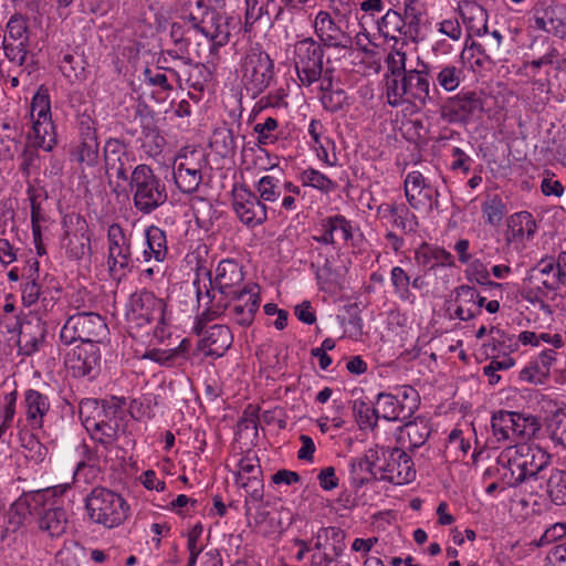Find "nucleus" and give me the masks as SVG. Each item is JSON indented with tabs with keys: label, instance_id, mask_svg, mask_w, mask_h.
<instances>
[{
	"label": "nucleus",
	"instance_id": "obj_1",
	"mask_svg": "<svg viewBox=\"0 0 566 566\" xmlns=\"http://www.w3.org/2000/svg\"><path fill=\"white\" fill-rule=\"evenodd\" d=\"M193 289L199 323L227 314L239 325L248 326L260 306V287L244 283L242 266L234 260H221L208 282L197 279Z\"/></svg>",
	"mask_w": 566,
	"mask_h": 566
},
{
	"label": "nucleus",
	"instance_id": "obj_2",
	"mask_svg": "<svg viewBox=\"0 0 566 566\" xmlns=\"http://www.w3.org/2000/svg\"><path fill=\"white\" fill-rule=\"evenodd\" d=\"M551 455L537 446L515 443L497 455V480L502 488H517L548 465Z\"/></svg>",
	"mask_w": 566,
	"mask_h": 566
},
{
	"label": "nucleus",
	"instance_id": "obj_3",
	"mask_svg": "<svg viewBox=\"0 0 566 566\" xmlns=\"http://www.w3.org/2000/svg\"><path fill=\"white\" fill-rule=\"evenodd\" d=\"M69 485H56L46 490L36 491L24 499H19L12 511L29 507L39 515V528L51 537H60L67 527V515L64 510L62 494Z\"/></svg>",
	"mask_w": 566,
	"mask_h": 566
},
{
	"label": "nucleus",
	"instance_id": "obj_4",
	"mask_svg": "<svg viewBox=\"0 0 566 566\" xmlns=\"http://www.w3.org/2000/svg\"><path fill=\"white\" fill-rule=\"evenodd\" d=\"M421 69L409 70L401 77L386 78V97L390 106H403L412 113L420 112L432 98L430 96L429 66L418 57Z\"/></svg>",
	"mask_w": 566,
	"mask_h": 566
},
{
	"label": "nucleus",
	"instance_id": "obj_5",
	"mask_svg": "<svg viewBox=\"0 0 566 566\" xmlns=\"http://www.w3.org/2000/svg\"><path fill=\"white\" fill-rule=\"evenodd\" d=\"M126 319L130 329L156 323L154 335L161 340L167 335L166 325L170 317L165 301L154 293L143 290L130 295L126 305Z\"/></svg>",
	"mask_w": 566,
	"mask_h": 566
},
{
	"label": "nucleus",
	"instance_id": "obj_6",
	"mask_svg": "<svg viewBox=\"0 0 566 566\" xmlns=\"http://www.w3.org/2000/svg\"><path fill=\"white\" fill-rule=\"evenodd\" d=\"M31 127L29 142L38 148L51 151L56 145V130L52 120L51 98L48 88L40 86L29 107Z\"/></svg>",
	"mask_w": 566,
	"mask_h": 566
},
{
	"label": "nucleus",
	"instance_id": "obj_7",
	"mask_svg": "<svg viewBox=\"0 0 566 566\" xmlns=\"http://www.w3.org/2000/svg\"><path fill=\"white\" fill-rule=\"evenodd\" d=\"M85 507L91 521L108 528L120 525L129 514V505L122 495L104 488L92 490Z\"/></svg>",
	"mask_w": 566,
	"mask_h": 566
},
{
	"label": "nucleus",
	"instance_id": "obj_8",
	"mask_svg": "<svg viewBox=\"0 0 566 566\" xmlns=\"http://www.w3.org/2000/svg\"><path fill=\"white\" fill-rule=\"evenodd\" d=\"M129 189L137 210L149 213L167 200V192L153 169L137 165L130 174Z\"/></svg>",
	"mask_w": 566,
	"mask_h": 566
},
{
	"label": "nucleus",
	"instance_id": "obj_9",
	"mask_svg": "<svg viewBox=\"0 0 566 566\" xmlns=\"http://www.w3.org/2000/svg\"><path fill=\"white\" fill-rule=\"evenodd\" d=\"M107 335L108 328L104 318L95 313H78L70 316L60 332V338L65 345L76 340L93 342L97 345Z\"/></svg>",
	"mask_w": 566,
	"mask_h": 566
},
{
	"label": "nucleus",
	"instance_id": "obj_10",
	"mask_svg": "<svg viewBox=\"0 0 566 566\" xmlns=\"http://www.w3.org/2000/svg\"><path fill=\"white\" fill-rule=\"evenodd\" d=\"M418 408V394L410 386H401L392 392H381L377 396L376 415L387 421H403L409 419Z\"/></svg>",
	"mask_w": 566,
	"mask_h": 566
},
{
	"label": "nucleus",
	"instance_id": "obj_11",
	"mask_svg": "<svg viewBox=\"0 0 566 566\" xmlns=\"http://www.w3.org/2000/svg\"><path fill=\"white\" fill-rule=\"evenodd\" d=\"M64 232L60 238V249L71 261L90 260L92 254L88 226L80 217L63 220Z\"/></svg>",
	"mask_w": 566,
	"mask_h": 566
},
{
	"label": "nucleus",
	"instance_id": "obj_12",
	"mask_svg": "<svg viewBox=\"0 0 566 566\" xmlns=\"http://www.w3.org/2000/svg\"><path fill=\"white\" fill-rule=\"evenodd\" d=\"M206 166L203 153L185 148L174 161V179L177 187L186 193L195 192L202 181V169Z\"/></svg>",
	"mask_w": 566,
	"mask_h": 566
},
{
	"label": "nucleus",
	"instance_id": "obj_13",
	"mask_svg": "<svg viewBox=\"0 0 566 566\" xmlns=\"http://www.w3.org/2000/svg\"><path fill=\"white\" fill-rule=\"evenodd\" d=\"M33 34L28 21L22 15H12L3 38V50L7 59L18 65H23L28 53L33 46Z\"/></svg>",
	"mask_w": 566,
	"mask_h": 566
},
{
	"label": "nucleus",
	"instance_id": "obj_14",
	"mask_svg": "<svg viewBox=\"0 0 566 566\" xmlns=\"http://www.w3.org/2000/svg\"><path fill=\"white\" fill-rule=\"evenodd\" d=\"M272 77L273 62L266 53L252 50L247 54L242 64V83L253 97L264 92Z\"/></svg>",
	"mask_w": 566,
	"mask_h": 566
},
{
	"label": "nucleus",
	"instance_id": "obj_15",
	"mask_svg": "<svg viewBox=\"0 0 566 566\" xmlns=\"http://www.w3.org/2000/svg\"><path fill=\"white\" fill-rule=\"evenodd\" d=\"M132 252L128 239L118 224H111L107 230L106 265L109 276L119 281L124 277L130 265Z\"/></svg>",
	"mask_w": 566,
	"mask_h": 566
},
{
	"label": "nucleus",
	"instance_id": "obj_16",
	"mask_svg": "<svg viewBox=\"0 0 566 566\" xmlns=\"http://www.w3.org/2000/svg\"><path fill=\"white\" fill-rule=\"evenodd\" d=\"M295 69L302 85L310 86L321 78L323 52L313 39H304L295 44Z\"/></svg>",
	"mask_w": 566,
	"mask_h": 566
},
{
	"label": "nucleus",
	"instance_id": "obj_17",
	"mask_svg": "<svg viewBox=\"0 0 566 566\" xmlns=\"http://www.w3.org/2000/svg\"><path fill=\"white\" fill-rule=\"evenodd\" d=\"M232 207L242 223L256 227L268 219V207L262 205L255 193L245 185L232 189Z\"/></svg>",
	"mask_w": 566,
	"mask_h": 566
},
{
	"label": "nucleus",
	"instance_id": "obj_18",
	"mask_svg": "<svg viewBox=\"0 0 566 566\" xmlns=\"http://www.w3.org/2000/svg\"><path fill=\"white\" fill-rule=\"evenodd\" d=\"M117 407V399H113L112 403H107L103 410L105 419L87 420L85 424L92 439L105 447L112 446L125 433L123 426L119 423L124 411Z\"/></svg>",
	"mask_w": 566,
	"mask_h": 566
},
{
	"label": "nucleus",
	"instance_id": "obj_19",
	"mask_svg": "<svg viewBox=\"0 0 566 566\" xmlns=\"http://www.w3.org/2000/svg\"><path fill=\"white\" fill-rule=\"evenodd\" d=\"M64 365L74 377L95 374L101 365V350L93 342H83L67 349L64 354Z\"/></svg>",
	"mask_w": 566,
	"mask_h": 566
},
{
	"label": "nucleus",
	"instance_id": "obj_20",
	"mask_svg": "<svg viewBox=\"0 0 566 566\" xmlns=\"http://www.w3.org/2000/svg\"><path fill=\"white\" fill-rule=\"evenodd\" d=\"M344 532L335 526L321 527L312 538L313 564L315 566H327L331 560L340 555L344 551Z\"/></svg>",
	"mask_w": 566,
	"mask_h": 566
},
{
	"label": "nucleus",
	"instance_id": "obj_21",
	"mask_svg": "<svg viewBox=\"0 0 566 566\" xmlns=\"http://www.w3.org/2000/svg\"><path fill=\"white\" fill-rule=\"evenodd\" d=\"M234 478L235 484L245 490L251 501L263 499L262 470L254 453L248 452L240 459Z\"/></svg>",
	"mask_w": 566,
	"mask_h": 566
},
{
	"label": "nucleus",
	"instance_id": "obj_22",
	"mask_svg": "<svg viewBox=\"0 0 566 566\" xmlns=\"http://www.w3.org/2000/svg\"><path fill=\"white\" fill-rule=\"evenodd\" d=\"M318 234L314 240L326 245H336L339 242L348 243L353 241L359 229L342 214H335L323 219L318 224Z\"/></svg>",
	"mask_w": 566,
	"mask_h": 566
},
{
	"label": "nucleus",
	"instance_id": "obj_23",
	"mask_svg": "<svg viewBox=\"0 0 566 566\" xmlns=\"http://www.w3.org/2000/svg\"><path fill=\"white\" fill-rule=\"evenodd\" d=\"M537 422L533 417H524L515 411L497 410V442L516 437L528 438L535 433Z\"/></svg>",
	"mask_w": 566,
	"mask_h": 566
},
{
	"label": "nucleus",
	"instance_id": "obj_24",
	"mask_svg": "<svg viewBox=\"0 0 566 566\" xmlns=\"http://www.w3.org/2000/svg\"><path fill=\"white\" fill-rule=\"evenodd\" d=\"M417 476L410 455L399 448L389 451L382 480L396 485L411 483Z\"/></svg>",
	"mask_w": 566,
	"mask_h": 566
},
{
	"label": "nucleus",
	"instance_id": "obj_25",
	"mask_svg": "<svg viewBox=\"0 0 566 566\" xmlns=\"http://www.w3.org/2000/svg\"><path fill=\"white\" fill-rule=\"evenodd\" d=\"M531 293L539 296H551L559 294V280L553 259H542L532 270L528 277Z\"/></svg>",
	"mask_w": 566,
	"mask_h": 566
},
{
	"label": "nucleus",
	"instance_id": "obj_26",
	"mask_svg": "<svg viewBox=\"0 0 566 566\" xmlns=\"http://www.w3.org/2000/svg\"><path fill=\"white\" fill-rule=\"evenodd\" d=\"M403 190L411 208L424 210L432 207L434 190L420 171L413 170L407 174Z\"/></svg>",
	"mask_w": 566,
	"mask_h": 566
},
{
	"label": "nucleus",
	"instance_id": "obj_27",
	"mask_svg": "<svg viewBox=\"0 0 566 566\" xmlns=\"http://www.w3.org/2000/svg\"><path fill=\"white\" fill-rule=\"evenodd\" d=\"M311 149L315 153L317 159L328 167L336 165V156L331 154L334 148V142L326 135V128L318 119H311L307 129Z\"/></svg>",
	"mask_w": 566,
	"mask_h": 566
},
{
	"label": "nucleus",
	"instance_id": "obj_28",
	"mask_svg": "<svg viewBox=\"0 0 566 566\" xmlns=\"http://www.w3.org/2000/svg\"><path fill=\"white\" fill-rule=\"evenodd\" d=\"M317 38L328 46H345L347 36L327 11H318L313 23Z\"/></svg>",
	"mask_w": 566,
	"mask_h": 566
},
{
	"label": "nucleus",
	"instance_id": "obj_29",
	"mask_svg": "<svg viewBox=\"0 0 566 566\" xmlns=\"http://www.w3.org/2000/svg\"><path fill=\"white\" fill-rule=\"evenodd\" d=\"M241 156L243 169L253 174L274 170L280 164L277 156L270 154L262 145L244 147Z\"/></svg>",
	"mask_w": 566,
	"mask_h": 566
},
{
	"label": "nucleus",
	"instance_id": "obj_30",
	"mask_svg": "<svg viewBox=\"0 0 566 566\" xmlns=\"http://www.w3.org/2000/svg\"><path fill=\"white\" fill-rule=\"evenodd\" d=\"M377 214L405 232H413L418 228V218L403 205L381 203L377 208Z\"/></svg>",
	"mask_w": 566,
	"mask_h": 566
},
{
	"label": "nucleus",
	"instance_id": "obj_31",
	"mask_svg": "<svg viewBox=\"0 0 566 566\" xmlns=\"http://www.w3.org/2000/svg\"><path fill=\"white\" fill-rule=\"evenodd\" d=\"M232 342V333L226 325H213L209 327L201 340L206 354L213 357L223 356L230 348Z\"/></svg>",
	"mask_w": 566,
	"mask_h": 566
},
{
	"label": "nucleus",
	"instance_id": "obj_32",
	"mask_svg": "<svg viewBox=\"0 0 566 566\" xmlns=\"http://www.w3.org/2000/svg\"><path fill=\"white\" fill-rule=\"evenodd\" d=\"M144 237V260L146 262H164L168 253L167 238L165 231L157 226H150L145 229Z\"/></svg>",
	"mask_w": 566,
	"mask_h": 566
},
{
	"label": "nucleus",
	"instance_id": "obj_33",
	"mask_svg": "<svg viewBox=\"0 0 566 566\" xmlns=\"http://www.w3.org/2000/svg\"><path fill=\"white\" fill-rule=\"evenodd\" d=\"M23 407L29 424L32 428H41L50 410L49 398L38 390L29 389L24 392Z\"/></svg>",
	"mask_w": 566,
	"mask_h": 566
},
{
	"label": "nucleus",
	"instance_id": "obj_34",
	"mask_svg": "<svg viewBox=\"0 0 566 566\" xmlns=\"http://www.w3.org/2000/svg\"><path fill=\"white\" fill-rule=\"evenodd\" d=\"M535 231L536 223L531 213L526 211L515 213L507 220V243H515V249H518V243L532 237Z\"/></svg>",
	"mask_w": 566,
	"mask_h": 566
},
{
	"label": "nucleus",
	"instance_id": "obj_35",
	"mask_svg": "<svg viewBox=\"0 0 566 566\" xmlns=\"http://www.w3.org/2000/svg\"><path fill=\"white\" fill-rule=\"evenodd\" d=\"M206 38L218 46L224 45L230 35L229 24L224 17L217 12L207 13L202 25H195Z\"/></svg>",
	"mask_w": 566,
	"mask_h": 566
},
{
	"label": "nucleus",
	"instance_id": "obj_36",
	"mask_svg": "<svg viewBox=\"0 0 566 566\" xmlns=\"http://www.w3.org/2000/svg\"><path fill=\"white\" fill-rule=\"evenodd\" d=\"M497 500L515 521H524L531 513L528 501L517 492L516 488H501L497 490Z\"/></svg>",
	"mask_w": 566,
	"mask_h": 566
},
{
	"label": "nucleus",
	"instance_id": "obj_37",
	"mask_svg": "<svg viewBox=\"0 0 566 566\" xmlns=\"http://www.w3.org/2000/svg\"><path fill=\"white\" fill-rule=\"evenodd\" d=\"M460 11L471 34L482 36L488 33V13L483 7L475 2H464Z\"/></svg>",
	"mask_w": 566,
	"mask_h": 566
},
{
	"label": "nucleus",
	"instance_id": "obj_38",
	"mask_svg": "<svg viewBox=\"0 0 566 566\" xmlns=\"http://www.w3.org/2000/svg\"><path fill=\"white\" fill-rule=\"evenodd\" d=\"M262 205L274 203L282 196V178L275 175H263L253 182V190Z\"/></svg>",
	"mask_w": 566,
	"mask_h": 566
},
{
	"label": "nucleus",
	"instance_id": "obj_39",
	"mask_svg": "<svg viewBox=\"0 0 566 566\" xmlns=\"http://www.w3.org/2000/svg\"><path fill=\"white\" fill-rule=\"evenodd\" d=\"M21 129L17 124L3 122L0 124V158L12 159L19 151Z\"/></svg>",
	"mask_w": 566,
	"mask_h": 566
},
{
	"label": "nucleus",
	"instance_id": "obj_40",
	"mask_svg": "<svg viewBox=\"0 0 566 566\" xmlns=\"http://www.w3.org/2000/svg\"><path fill=\"white\" fill-rule=\"evenodd\" d=\"M459 305L455 311L457 316L462 319H469L483 306L485 298L469 286H461L458 291Z\"/></svg>",
	"mask_w": 566,
	"mask_h": 566
},
{
	"label": "nucleus",
	"instance_id": "obj_41",
	"mask_svg": "<svg viewBox=\"0 0 566 566\" xmlns=\"http://www.w3.org/2000/svg\"><path fill=\"white\" fill-rule=\"evenodd\" d=\"M415 259L419 265L427 269H433L437 265H451L453 263V258L449 252L426 243L416 250Z\"/></svg>",
	"mask_w": 566,
	"mask_h": 566
},
{
	"label": "nucleus",
	"instance_id": "obj_42",
	"mask_svg": "<svg viewBox=\"0 0 566 566\" xmlns=\"http://www.w3.org/2000/svg\"><path fill=\"white\" fill-rule=\"evenodd\" d=\"M297 179L303 187L313 188L323 195L332 193L337 187L334 180L312 167L301 170L297 175Z\"/></svg>",
	"mask_w": 566,
	"mask_h": 566
},
{
	"label": "nucleus",
	"instance_id": "obj_43",
	"mask_svg": "<svg viewBox=\"0 0 566 566\" xmlns=\"http://www.w3.org/2000/svg\"><path fill=\"white\" fill-rule=\"evenodd\" d=\"M373 453H364L360 457L350 459L349 472L350 480L356 485H361L371 479H376L374 471L371 470Z\"/></svg>",
	"mask_w": 566,
	"mask_h": 566
},
{
	"label": "nucleus",
	"instance_id": "obj_44",
	"mask_svg": "<svg viewBox=\"0 0 566 566\" xmlns=\"http://www.w3.org/2000/svg\"><path fill=\"white\" fill-rule=\"evenodd\" d=\"M390 283L395 294L400 301L413 304L416 301L415 293L410 290L411 280L408 273L400 266H394L390 271Z\"/></svg>",
	"mask_w": 566,
	"mask_h": 566
},
{
	"label": "nucleus",
	"instance_id": "obj_45",
	"mask_svg": "<svg viewBox=\"0 0 566 566\" xmlns=\"http://www.w3.org/2000/svg\"><path fill=\"white\" fill-rule=\"evenodd\" d=\"M406 42L395 40L392 49L386 56V65L390 75L388 77H401L406 70L407 53L405 51Z\"/></svg>",
	"mask_w": 566,
	"mask_h": 566
},
{
	"label": "nucleus",
	"instance_id": "obj_46",
	"mask_svg": "<svg viewBox=\"0 0 566 566\" xmlns=\"http://www.w3.org/2000/svg\"><path fill=\"white\" fill-rule=\"evenodd\" d=\"M527 300L538 307L544 314L551 316L555 311L566 312V293L539 296L536 293L526 292Z\"/></svg>",
	"mask_w": 566,
	"mask_h": 566
},
{
	"label": "nucleus",
	"instance_id": "obj_47",
	"mask_svg": "<svg viewBox=\"0 0 566 566\" xmlns=\"http://www.w3.org/2000/svg\"><path fill=\"white\" fill-rule=\"evenodd\" d=\"M509 342H510L509 348L511 352L515 350L518 347L520 342L524 345L530 344V345H535V346H538L541 342H544V343L552 344L555 348H559L564 344L563 338L559 334H553V335H551L549 333L536 334L535 332H528V331L522 332L518 335V338L516 340H512L511 338H509Z\"/></svg>",
	"mask_w": 566,
	"mask_h": 566
},
{
	"label": "nucleus",
	"instance_id": "obj_48",
	"mask_svg": "<svg viewBox=\"0 0 566 566\" xmlns=\"http://www.w3.org/2000/svg\"><path fill=\"white\" fill-rule=\"evenodd\" d=\"M321 90V101L325 109L337 112L348 104L346 93L340 88L333 90L331 80L324 78Z\"/></svg>",
	"mask_w": 566,
	"mask_h": 566
},
{
	"label": "nucleus",
	"instance_id": "obj_49",
	"mask_svg": "<svg viewBox=\"0 0 566 566\" xmlns=\"http://www.w3.org/2000/svg\"><path fill=\"white\" fill-rule=\"evenodd\" d=\"M464 78L462 69L453 64H444L436 75L437 84L446 92L458 90Z\"/></svg>",
	"mask_w": 566,
	"mask_h": 566
},
{
	"label": "nucleus",
	"instance_id": "obj_50",
	"mask_svg": "<svg viewBox=\"0 0 566 566\" xmlns=\"http://www.w3.org/2000/svg\"><path fill=\"white\" fill-rule=\"evenodd\" d=\"M546 493L556 505L566 504V472L555 470L551 473L546 483Z\"/></svg>",
	"mask_w": 566,
	"mask_h": 566
},
{
	"label": "nucleus",
	"instance_id": "obj_51",
	"mask_svg": "<svg viewBox=\"0 0 566 566\" xmlns=\"http://www.w3.org/2000/svg\"><path fill=\"white\" fill-rule=\"evenodd\" d=\"M462 60L474 72H482L491 66V59L483 46L479 43H472L462 52Z\"/></svg>",
	"mask_w": 566,
	"mask_h": 566
},
{
	"label": "nucleus",
	"instance_id": "obj_52",
	"mask_svg": "<svg viewBox=\"0 0 566 566\" xmlns=\"http://www.w3.org/2000/svg\"><path fill=\"white\" fill-rule=\"evenodd\" d=\"M405 27V20L400 13L395 10H388L378 22V30L385 38L398 40L396 33H401Z\"/></svg>",
	"mask_w": 566,
	"mask_h": 566
},
{
	"label": "nucleus",
	"instance_id": "obj_53",
	"mask_svg": "<svg viewBox=\"0 0 566 566\" xmlns=\"http://www.w3.org/2000/svg\"><path fill=\"white\" fill-rule=\"evenodd\" d=\"M279 123L273 117H266L264 122L254 125V133L258 136V145L266 146L276 142V130Z\"/></svg>",
	"mask_w": 566,
	"mask_h": 566
},
{
	"label": "nucleus",
	"instance_id": "obj_54",
	"mask_svg": "<svg viewBox=\"0 0 566 566\" xmlns=\"http://www.w3.org/2000/svg\"><path fill=\"white\" fill-rule=\"evenodd\" d=\"M17 392L0 396V429L9 427L15 415Z\"/></svg>",
	"mask_w": 566,
	"mask_h": 566
},
{
	"label": "nucleus",
	"instance_id": "obj_55",
	"mask_svg": "<svg viewBox=\"0 0 566 566\" xmlns=\"http://www.w3.org/2000/svg\"><path fill=\"white\" fill-rule=\"evenodd\" d=\"M535 22L539 29L548 33H553L558 38H564L566 35V22L560 19L553 18L548 11H545L543 17H537Z\"/></svg>",
	"mask_w": 566,
	"mask_h": 566
},
{
	"label": "nucleus",
	"instance_id": "obj_56",
	"mask_svg": "<svg viewBox=\"0 0 566 566\" xmlns=\"http://www.w3.org/2000/svg\"><path fill=\"white\" fill-rule=\"evenodd\" d=\"M165 146V139L156 129L144 132L142 147L150 157L159 155Z\"/></svg>",
	"mask_w": 566,
	"mask_h": 566
},
{
	"label": "nucleus",
	"instance_id": "obj_57",
	"mask_svg": "<svg viewBox=\"0 0 566 566\" xmlns=\"http://www.w3.org/2000/svg\"><path fill=\"white\" fill-rule=\"evenodd\" d=\"M549 433L554 442L566 448V412L557 411L554 413L549 423Z\"/></svg>",
	"mask_w": 566,
	"mask_h": 566
},
{
	"label": "nucleus",
	"instance_id": "obj_58",
	"mask_svg": "<svg viewBox=\"0 0 566 566\" xmlns=\"http://www.w3.org/2000/svg\"><path fill=\"white\" fill-rule=\"evenodd\" d=\"M333 407L335 408V412L332 417L322 413L316 420V423L323 433L328 432L331 429H340L345 424V421L340 415L343 409L342 405L334 400Z\"/></svg>",
	"mask_w": 566,
	"mask_h": 566
},
{
	"label": "nucleus",
	"instance_id": "obj_59",
	"mask_svg": "<svg viewBox=\"0 0 566 566\" xmlns=\"http://www.w3.org/2000/svg\"><path fill=\"white\" fill-rule=\"evenodd\" d=\"M405 430L410 446L415 448L422 446L430 434V430L424 422H409L406 424Z\"/></svg>",
	"mask_w": 566,
	"mask_h": 566
},
{
	"label": "nucleus",
	"instance_id": "obj_60",
	"mask_svg": "<svg viewBox=\"0 0 566 566\" xmlns=\"http://www.w3.org/2000/svg\"><path fill=\"white\" fill-rule=\"evenodd\" d=\"M518 377L522 381L539 385L546 381L548 373H544L541 364L535 359L520 371Z\"/></svg>",
	"mask_w": 566,
	"mask_h": 566
},
{
	"label": "nucleus",
	"instance_id": "obj_61",
	"mask_svg": "<svg viewBox=\"0 0 566 566\" xmlns=\"http://www.w3.org/2000/svg\"><path fill=\"white\" fill-rule=\"evenodd\" d=\"M470 448V442L464 439L461 430L454 429L450 432L448 449L457 453V459H463L469 452Z\"/></svg>",
	"mask_w": 566,
	"mask_h": 566
},
{
	"label": "nucleus",
	"instance_id": "obj_62",
	"mask_svg": "<svg viewBox=\"0 0 566 566\" xmlns=\"http://www.w3.org/2000/svg\"><path fill=\"white\" fill-rule=\"evenodd\" d=\"M60 69L63 75L70 81H76L81 77L82 72L84 71L83 66L78 61H75L74 56L71 54H65L60 63Z\"/></svg>",
	"mask_w": 566,
	"mask_h": 566
},
{
	"label": "nucleus",
	"instance_id": "obj_63",
	"mask_svg": "<svg viewBox=\"0 0 566 566\" xmlns=\"http://www.w3.org/2000/svg\"><path fill=\"white\" fill-rule=\"evenodd\" d=\"M138 481L147 491H155L157 493L166 491L165 481L159 479L157 473L151 469L144 471L138 476Z\"/></svg>",
	"mask_w": 566,
	"mask_h": 566
},
{
	"label": "nucleus",
	"instance_id": "obj_64",
	"mask_svg": "<svg viewBox=\"0 0 566 566\" xmlns=\"http://www.w3.org/2000/svg\"><path fill=\"white\" fill-rule=\"evenodd\" d=\"M437 30L452 41H459L462 36V29L457 18L441 20L437 23Z\"/></svg>",
	"mask_w": 566,
	"mask_h": 566
}]
</instances>
